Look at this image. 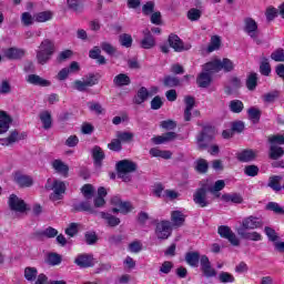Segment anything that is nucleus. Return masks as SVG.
<instances>
[{"label":"nucleus","instance_id":"2f4dec72","mask_svg":"<svg viewBox=\"0 0 284 284\" xmlns=\"http://www.w3.org/2000/svg\"><path fill=\"white\" fill-rule=\"evenodd\" d=\"M39 118L44 130H50V128H52V113L50 111H42L39 114Z\"/></svg>","mask_w":284,"mask_h":284},{"label":"nucleus","instance_id":"bb28decb","mask_svg":"<svg viewBox=\"0 0 284 284\" xmlns=\"http://www.w3.org/2000/svg\"><path fill=\"white\" fill-rule=\"evenodd\" d=\"M14 181L20 187H31L34 181L29 175H23L21 173H17L14 176Z\"/></svg>","mask_w":284,"mask_h":284},{"label":"nucleus","instance_id":"423d86ee","mask_svg":"<svg viewBox=\"0 0 284 284\" xmlns=\"http://www.w3.org/2000/svg\"><path fill=\"white\" fill-rule=\"evenodd\" d=\"M207 192H210V190L207 189V184L202 185V187L195 191V193L193 194V201L195 205H199V207H207V205L212 203L207 199Z\"/></svg>","mask_w":284,"mask_h":284},{"label":"nucleus","instance_id":"49530a36","mask_svg":"<svg viewBox=\"0 0 284 284\" xmlns=\"http://www.w3.org/2000/svg\"><path fill=\"white\" fill-rule=\"evenodd\" d=\"M81 192L87 201H92L94 196V186H92V184H84Z\"/></svg>","mask_w":284,"mask_h":284},{"label":"nucleus","instance_id":"de8ad7c7","mask_svg":"<svg viewBox=\"0 0 284 284\" xmlns=\"http://www.w3.org/2000/svg\"><path fill=\"white\" fill-rule=\"evenodd\" d=\"M260 72L261 74H263V77H270V73L272 72V67L270 65L267 58H262V62L260 64Z\"/></svg>","mask_w":284,"mask_h":284},{"label":"nucleus","instance_id":"37998d69","mask_svg":"<svg viewBox=\"0 0 284 284\" xmlns=\"http://www.w3.org/2000/svg\"><path fill=\"white\" fill-rule=\"evenodd\" d=\"M220 63V71L223 70L224 72H232L234 70V62L227 58L219 59Z\"/></svg>","mask_w":284,"mask_h":284},{"label":"nucleus","instance_id":"c9c22d12","mask_svg":"<svg viewBox=\"0 0 284 284\" xmlns=\"http://www.w3.org/2000/svg\"><path fill=\"white\" fill-rule=\"evenodd\" d=\"M116 140L120 141V143H131L134 139V133L126 132V131H118L115 133Z\"/></svg>","mask_w":284,"mask_h":284},{"label":"nucleus","instance_id":"58836bf2","mask_svg":"<svg viewBox=\"0 0 284 284\" xmlns=\"http://www.w3.org/2000/svg\"><path fill=\"white\" fill-rule=\"evenodd\" d=\"M256 85H258V75L256 73L248 74L246 79V88L251 92H254L256 90Z\"/></svg>","mask_w":284,"mask_h":284},{"label":"nucleus","instance_id":"e2e57ef3","mask_svg":"<svg viewBox=\"0 0 284 284\" xmlns=\"http://www.w3.org/2000/svg\"><path fill=\"white\" fill-rule=\"evenodd\" d=\"M271 59L276 61L277 63H282L284 61V49H277L272 52Z\"/></svg>","mask_w":284,"mask_h":284},{"label":"nucleus","instance_id":"4d7b16f0","mask_svg":"<svg viewBox=\"0 0 284 284\" xmlns=\"http://www.w3.org/2000/svg\"><path fill=\"white\" fill-rule=\"evenodd\" d=\"M201 14H203L201 10L192 8L187 11V19L190 21H199V19H201Z\"/></svg>","mask_w":284,"mask_h":284},{"label":"nucleus","instance_id":"864d4df0","mask_svg":"<svg viewBox=\"0 0 284 284\" xmlns=\"http://www.w3.org/2000/svg\"><path fill=\"white\" fill-rule=\"evenodd\" d=\"M101 50H103V52H105L106 54H109V57H114V54H116V48H114L111 43L109 42H102L100 44Z\"/></svg>","mask_w":284,"mask_h":284},{"label":"nucleus","instance_id":"cd10ccee","mask_svg":"<svg viewBox=\"0 0 284 284\" xmlns=\"http://www.w3.org/2000/svg\"><path fill=\"white\" fill-rule=\"evenodd\" d=\"M101 219L105 220V223L109 227H116V225H121V219L105 212H101Z\"/></svg>","mask_w":284,"mask_h":284},{"label":"nucleus","instance_id":"c03bdc74","mask_svg":"<svg viewBox=\"0 0 284 284\" xmlns=\"http://www.w3.org/2000/svg\"><path fill=\"white\" fill-rule=\"evenodd\" d=\"M163 83H164L165 88H176V87L181 85V80H179V78H176V77L165 75Z\"/></svg>","mask_w":284,"mask_h":284},{"label":"nucleus","instance_id":"a211bd4d","mask_svg":"<svg viewBox=\"0 0 284 284\" xmlns=\"http://www.w3.org/2000/svg\"><path fill=\"white\" fill-rule=\"evenodd\" d=\"M27 82L31 85H39L40 88H50V85H52V82H50V80H45L41 78V75L37 74H29L27 78Z\"/></svg>","mask_w":284,"mask_h":284},{"label":"nucleus","instance_id":"09e8293b","mask_svg":"<svg viewBox=\"0 0 284 284\" xmlns=\"http://www.w3.org/2000/svg\"><path fill=\"white\" fill-rule=\"evenodd\" d=\"M248 119L253 123H258L261 121V111L254 106L247 110Z\"/></svg>","mask_w":284,"mask_h":284},{"label":"nucleus","instance_id":"7c9ffc66","mask_svg":"<svg viewBox=\"0 0 284 284\" xmlns=\"http://www.w3.org/2000/svg\"><path fill=\"white\" fill-rule=\"evenodd\" d=\"M225 187V181L223 180H217L213 186L206 184V189H209V192H211V194H213V196H216V199H219L221 196V190H224Z\"/></svg>","mask_w":284,"mask_h":284},{"label":"nucleus","instance_id":"0e129e2a","mask_svg":"<svg viewBox=\"0 0 284 284\" xmlns=\"http://www.w3.org/2000/svg\"><path fill=\"white\" fill-rule=\"evenodd\" d=\"M34 21H36V18L34 16L32 17L30 12H23L21 14V22L23 23V26H32Z\"/></svg>","mask_w":284,"mask_h":284},{"label":"nucleus","instance_id":"603ef678","mask_svg":"<svg viewBox=\"0 0 284 284\" xmlns=\"http://www.w3.org/2000/svg\"><path fill=\"white\" fill-rule=\"evenodd\" d=\"M219 281H220V283L227 284V283H234V281H236V278L231 273L221 272L219 274Z\"/></svg>","mask_w":284,"mask_h":284},{"label":"nucleus","instance_id":"f704fd0d","mask_svg":"<svg viewBox=\"0 0 284 284\" xmlns=\"http://www.w3.org/2000/svg\"><path fill=\"white\" fill-rule=\"evenodd\" d=\"M171 221L176 227H181L185 223V215L181 211H173L171 214Z\"/></svg>","mask_w":284,"mask_h":284},{"label":"nucleus","instance_id":"c85d7f7f","mask_svg":"<svg viewBox=\"0 0 284 284\" xmlns=\"http://www.w3.org/2000/svg\"><path fill=\"white\" fill-rule=\"evenodd\" d=\"M52 168L58 172V174H62V176H68V172H70V166H68L61 160H54L52 162Z\"/></svg>","mask_w":284,"mask_h":284},{"label":"nucleus","instance_id":"9d476101","mask_svg":"<svg viewBox=\"0 0 284 284\" xmlns=\"http://www.w3.org/2000/svg\"><path fill=\"white\" fill-rule=\"evenodd\" d=\"M74 263L81 270H88V267H94V256L88 253L79 254L74 258Z\"/></svg>","mask_w":284,"mask_h":284},{"label":"nucleus","instance_id":"680f3d73","mask_svg":"<svg viewBox=\"0 0 284 284\" xmlns=\"http://www.w3.org/2000/svg\"><path fill=\"white\" fill-rule=\"evenodd\" d=\"M258 172H260L258 166L254 164L246 165L244 168V174H246V176H258Z\"/></svg>","mask_w":284,"mask_h":284},{"label":"nucleus","instance_id":"774afa93","mask_svg":"<svg viewBox=\"0 0 284 284\" xmlns=\"http://www.w3.org/2000/svg\"><path fill=\"white\" fill-rule=\"evenodd\" d=\"M207 161L201 159L197 161V164H196V172H199L200 174H205V172H207Z\"/></svg>","mask_w":284,"mask_h":284},{"label":"nucleus","instance_id":"a18cd8bd","mask_svg":"<svg viewBox=\"0 0 284 284\" xmlns=\"http://www.w3.org/2000/svg\"><path fill=\"white\" fill-rule=\"evenodd\" d=\"M34 19L38 23H45L52 19V11H42L34 14Z\"/></svg>","mask_w":284,"mask_h":284},{"label":"nucleus","instance_id":"ddd939ff","mask_svg":"<svg viewBox=\"0 0 284 284\" xmlns=\"http://www.w3.org/2000/svg\"><path fill=\"white\" fill-rule=\"evenodd\" d=\"M201 271L206 278H214L216 276V270L212 267V263L207 255H202L200 260Z\"/></svg>","mask_w":284,"mask_h":284},{"label":"nucleus","instance_id":"6ab92c4d","mask_svg":"<svg viewBox=\"0 0 284 284\" xmlns=\"http://www.w3.org/2000/svg\"><path fill=\"white\" fill-rule=\"evenodd\" d=\"M237 234L244 241H263V235L256 231L247 232L245 229H237Z\"/></svg>","mask_w":284,"mask_h":284},{"label":"nucleus","instance_id":"f257e3e1","mask_svg":"<svg viewBox=\"0 0 284 284\" xmlns=\"http://www.w3.org/2000/svg\"><path fill=\"white\" fill-rule=\"evenodd\" d=\"M54 52H57V47L54 41L50 39H44L37 50L36 59L40 65H45L52 59Z\"/></svg>","mask_w":284,"mask_h":284},{"label":"nucleus","instance_id":"69168bd1","mask_svg":"<svg viewBox=\"0 0 284 284\" xmlns=\"http://www.w3.org/2000/svg\"><path fill=\"white\" fill-rule=\"evenodd\" d=\"M264 232L268 239V241H272L273 243L278 241V234H276V231L270 226H265Z\"/></svg>","mask_w":284,"mask_h":284},{"label":"nucleus","instance_id":"20e7f679","mask_svg":"<svg viewBox=\"0 0 284 284\" xmlns=\"http://www.w3.org/2000/svg\"><path fill=\"white\" fill-rule=\"evenodd\" d=\"M244 32L253 39V41L257 44L261 45L263 43V40L258 38V23H256V20L252 18H245L244 19Z\"/></svg>","mask_w":284,"mask_h":284},{"label":"nucleus","instance_id":"c756f323","mask_svg":"<svg viewBox=\"0 0 284 284\" xmlns=\"http://www.w3.org/2000/svg\"><path fill=\"white\" fill-rule=\"evenodd\" d=\"M113 83L116 88H123L125 85H130L132 83V80L129 78L125 73H120L114 77Z\"/></svg>","mask_w":284,"mask_h":284},{"label":"nucleus","instance_id":"4c0bfd02","mask_svg":"<svg viewBox=\"0 0 284 284\" xmlns=\"http://www.w3.org/2000/svg\"><path fill=\"white\" fill-rule=\"evenodd\" d=\"M67 6L72 12H83V0H67Z\"/></svg>","mask_w":284,"mask_h":284},{"label":"nucleus","instance_id":"5fc2aeb1","mask_svg":"<svg viewBox=\"0 0 284 284\" xmlns=\"http://www.w3.org/2000/svg\"><path fill=\"white\" fill-rule=\"evenodd\" d=\"M61 255H59L58 253H50L47 257V263L49 265H61Z\"/></svg>","mask_w":284,"mask_h":284},{"label":"nucleus","instance_id":"6e6d98bb","mask_svg":"<svg viewBox=\"0 0 284 284\" xmlns=\"http://www.w3.org/2000/svg\"><path fill=\"white\" fill-rule=\"evenodd\" d=\"M128 250L132 254H139V252H141V250H143V244L141 243V241H138V240L133 241L129 244Z\"/></svg>","mask_w":284,"mask_h":284},{"label":"nucleus","instance_id":"13d9d810","mask_svg":"<svg viewBox=\"0 0 284 284\" xmlns=\"http://www.w3.org/2000/svg\"><path fill=\"white\" fill-rule=\"evenodd\" d=\"M119 41L123 48H132V36L123 33L120 36Z\"/></svg>","mask_w":284,"mask_h":284},{"label":"nucleus","instance_id":"5701e85b","mask_svg":"<svg viewBox=\"0 0 284 284\" xmlns=\"http://www.w3.org/2000/svg\"><path fill=\"white\" fill-rule=\"evenodd\" d=\"M196 83L199 88H210V85H212V75L209 72L202 70V72L196 78Z\"/></svg>","mask_w":284,"mask_h":284},{"label":"nucleus","instance_id":"e433bc0d","mask_svg":"<svg viewBox=\"0 0 284 284\" xmlns=\"http://www.w3.org/2000/svg\"><path fill=\"white\" fill-rule=\"evenodd\" d=\"M92 156H93L95 165L98 168H101V162L103 161V159H105V153H103V150L100 149V146H94Z\"/></svg>","mask_w":284,"mask_h":284},{"label":"nucleus","instance_id":"8fccbe9b","mask_svg":"<svg viewBox=\"0 0 284 284\" xmlns=\"http://www.w3.org/2000/svg\"><path fill=\"white\" fill-rule=\"evenodd\" d=\"M59 234L57 229L49 226L43 231L38 232V236H45L47 239H54Z\"/></svg>","mask_w":284,"mask_h":284},{"label":"nucleus","instance_id":"9b49d317","mask_svg":"<svg viewBox=\"0 0 284 284\" xmlns=\"http://www.w3.org/2000/svg\"><path fill=\"white\" fill-rule=\"evenodd\" d=\"M263 227V221L257 216L250 215L242 221V226L239 230H258Z\"/></svg>","mask_w":284,"mask_h":284},{"label":"nucleus","instance_id":"79ce46f5","mask_svg":"<svg viewBox=\"0 0 284 284\" xmlns=\"http://www.w3.org/2000/svg\"><path fill=\"white\" fill-rule=\"evenodd\" d=\"M244 108H245V105H243V101H241V100H232L229 104V109L234 114H241V112H243Z\"/></svg>","mask_w":284,"mask_h":284},{"label":"nucleus","instance_id":"338daca9","mask_svg":"<svg viewBox=\"0 0 284 284\" xmlns=\"http://www.w3.org/2000/svg\"><path fill=\"white\" fill-rule=\"evenodd\" d=\"M74 90H78V92H87L88 88H90L84 80H75L73 82Z\"/></svg>","mask_w":284,"mask_h":284},{"label":"nucleus","instance_id":"1a4fd4ad","mask_svg":"<svg viewBox=\"0 0 284 284\" xmlns=\"http://www.w3.org/2000/svg\"><path fill=\"white\" fill-rule=\"evenodd\" d=\"M168 42L170 48H173L175 52H185L192 48L191 44H184L183 40H181V38L174 33L169 36Z\"/></svg>","mask_w":284,"mask_h":284},{"label":"nucleus","instance_id":"7ed1b4c3","mask_svg":"<svg viewBox=\"0 0 284 284\" xmlns=\"http://www.w3.org/2000/svg\"><path fill=\"white\" fill-rule=\"evenodd\" d=\"M212 141H214V129L204 126L196 136L199 150H207V143H212Z\"/></svg>","mask_w":284,"mask_h":284},{"label":"nucleus","instance_id":"b1692460","mask_svg":"<svg viewBox=\"0 0 284 284\" xmlns=\"http://www.w3.org/2000/svg\"><path fill=\"white\" fill-rule=\"evenodd\" d=\"M202 70L204 72H207L209 74H211V77L213 74H216V72H221V67H220L219 59L206 62L205 64H203Z\"/></svg>","mask_w":284,"mask_h":284},{"label":"nucleus","instance_id":"393cba45","mask_svg":"<svg viewBox=\"0 0 284 284\" xmlns=\"http://www.w3.org/2000/svg\"><path fill=\"white\" fill-rule=\"evenodd\" d=\"M150 97V91H148V88L145 87H141L134 99H133V102L136 104V105H141V103H145V101H148V98Z\"/></svg>","mask_w":284,"mask_h":284},{"label":"nucleus","instance_id":"39448f33","mask_svg":"<svg viewBox=\"0 0 284 284\" xmlns=\"http://www.w3.org/2000/svg\"><path fill=\"white\" fill-rule=\"evenodd\" d=\"M217 234H220L221 239H226V241H229V243L234 247H239V245H241V240H239L236 233L227 225L219 226Z\"/></svg>","mask_w":284,"mask_h":284},{"label":"nucleus","instance_id":"6e6552de","mask_svg":"<svg viewBox=\"0 0 284 284\" xmlns=\"http://www.w3.org/2000/svg\"><path fill=\"white\" fill-rule=\"evenodd\" d=\"M47 190H53V193L50 194L51 201H61L63 194H65V183L55 180L52 186L45 185Z\"/></svg>","mask_w":284,"mask_h":284},{"label":"nucleus","instance_id":"bf43d9fd","mask_svg":"<svg viewBox=\"0 0 284 284\" xmlns=\"http://www.w3.org/2000/svg\"><path fill=\"white\" fill-rule=\"evenodd\" d=\"M266 210L274 212V214H284V210L276 202H268L266 204Z\"/></svg>","mask_w":284,"mask_h":284},{"label":"nucleus","instance_id":"aec40b11","mask_svg":"<svg viewBox=\"0 0 284 284\" xmlns=\"http://www.w3.org/2000/svg\"><path fill=\"white\" fill-rule=\"evenodd\" d=\"M4 57L10 59L11 61H17L19 59H23L26 57V50L17 49V48H9L4 50Z\"/></svg>","mask_w":284,"mask_h":284},{"label":"nucleus","instance_id":"3c124183","mask_svg":"<svg viewBox=\"0 0 284 284\" xmlns=\"http://www.w3.org/2000/svg\"><path fill=\"white\" fill-rule=\"evenodd\" d=\"M221 48V38L219 36H213L211 42L207 47V52H214Z\"/></svg>","mask_w":284,"mask_h":284},{"label":"nucleus","instance_id":"a19ab883","mask_svg":"<svg viewBox=\"0 0 284 284\" xmlns=\"http://www.w3.org/2000/svg\"><path fill=\"white\" fill-rule=\"evenodd\" d=\"M222 201H225V203H243V196L239 193L223 194Z\"/></svg>","mask_w":284,"mask_h":284},{"label":"nucleus","instance_id":"052dcab7","mask_svg":"<svg viewBox=\"0 0 284 284\" xmlns=\"http://www.w3.org/2000/svg\"><path fill=\"white\" fill-rule=\"evenodd\" d=\"M264 103H274L278 99V91H272L262 95Z\"/></svg>","mask_w":284,"mask_h":284},{"label":"nucleus","instance_id":"412c9836","mask_svg":"<svg viewBox=\"0 0 284 284\" xmlns=\"http://www.w3.org/2000/svg\"><path fill=\"white\" fill-rule=\"evenodd\" d=\"M10 123L12 118L6 111H0V134H6L10 130Z\"/></svg>","mask_w":284,"mask_h":284},{"label":"nucleus","instance_id":"4be33fe9","mask_svg":"<svg viewBox=\"0 0 284 284\" xmlns=\"http://www.w3.org/2000/svg\"><path fill=\"white\" fill-rule=\"evenodd\" d=\"M74 212H89V214H94V207H92V201L85 200L80 203L73 204Z\"/></svg>","mask_w":284,"mask_h":284},{"label":"nucleus","instance_id":"f03ea898","mask_svg":"<svg viewBox=\"0 0 284 284\" xmlns=\"http://www.w3.org/2000/svg\"><path fill=\"white\" fill-rule=\"evenodd\" d=\"M136 163L130 160H121L116 163L118 176L122 179L124 183H130L132 181V172H136Z\"/></svg>","mask_w":284,"mask_h":284},{"label":"nucleus","instance_id":"2eb2a0df","mask_svg":"<svg viewBox=\"0 0 284 284\" xmlns=\"http://www.w3.org/2000/svg\"><path fill=\"white\" fill-rule=\"evenodd\" d=\"M143 39L140 42V45L143 50H152L154 45H156V40L154 39V36H152V32L149 29H145L143 31Z\"/></svg>","mask_w":284,"mask_h":284},{"label":"nucleus","instance_id":"f8f14e48","mask_svg":"<svg viewBox=\"0 0 284 284\" xmlns=\"http://www.w3.org/2000/svg\"><path fill=\"white\" fill-rule=\"evenodd\" d=\"M8 205L12 212L23 213L28 210L26 201L19 199L16 194L9 196Z\"/></svg>","mask_w":284,"mask_h":284},{"label":"nucleus","instance_id":"473e14b6","mask_svg":"<svg viewBox=\"0 0 284 284\" xmlns=\"http://www.w3.org/2000/svg\"><path fill=\"white\" fill-rule=\"evenodd\" d=\"M283 181V175H273L268 179V187L274 190V192H281L283 186H281V182Z\"/></svg>","mask_w":284,"mask_h":284},{"label":"nucleus","instance_id":"4468645a","mask_svg":"<svg viewBox=\"0 0 284 284\" xmlns=\"http://www.w3.org/2000/svg\"><path fill=\"white\" fill-rule=\"evenodd\" d=\"M257 152L252 149H245L236 154L237 161L240 163H252L256 161Z\"/></svg>","mask_w":284,"mask_h":284},{"label":"nucleus","instance_id":"72a5a7b5","mask_svg":"<svg viewBox=\"0 0 284 284\" xmlns=\"http://www.w3.org/2000/svg\"><path fill=\"white\" fill-rule=\"evenodd\" d=\"M284 155V150L276 144H271L268 156L272 161H278Z\"/></svg>","mask_w":284,"mask_h":284},{"label":"nucleus","instance_id":"f3484780","mask_svg":"<svg viewBox=\"0 0 284 284\" xmlns=\"http://www.w3.org/2000/svg\"><path fill=\"white\" fill-rule=\"evenodd\" d=\"M26 139V134H19V131L14 130L10 133L8 138L0 139V145H12V143H17L19 141H23Z\"/></svg>","mask_w":284,"mask_h":284},{"label":"nucleus","instance_id":"0eeeda50","mask_svg":"<svg viewBox=\"0 0 284 284\" xmlns=\"http://www.w3.org/2000/svg\"><path fill=\"white\" fill-rule=\"evenodd\" d=\"M155 236L165 241L172 236V223L170 221H162L156 224Z\"/></svg>","mask_w":284,"mask_h":284},{"label":"nucleus","instance_id":"ea45409f","mask_svg":"<svg viewBox=\"0 0 284 284\" xmlns=\"http://www.w3.org/2000/svg\"><path fill=\"white\" fill-rule=\"evenodd\" d=\"M38 274H39V271L37 270V267L28 266L24 268V278L30 283H32L33 281H37Z\"/></svg>","mask_w":284,"mask_h":284},{"label":"nucleus","instance_id":"a878e982","mask_svg":"<svg viewBox=\"0 0 284 284\" xmlns=\"http://www.w3.org/2000/svg\"><path fill=\"white\" fill-rule=\"evenodd\" d=\"M185 262L191 267H199V262H201V253H199L197 251H195V252H187L185 254Z\"/></svg>","mask_w":284,"mask_h":284},{"label":"nucleus","instance_id":"dca6fc26","mask_svg":"<svg viewBox=\"0 0 284 284\" xmlns=\"http://www.w3.org/2000/svg\"><path fill=\"white\" fill-rule=\"evenodd\" d=\"M176 139H179V134H176V132L170 131V132H166L162 135H158L155 138H152V142L155 145H161L163 143H170L172 141H176Z\"/></svg>","mask_w":284,"mask_h":284}]
</instances>
